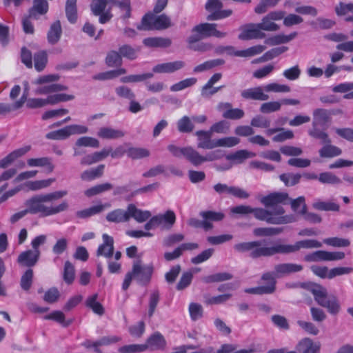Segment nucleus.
<instances>
[{
	"instance_id": "f257e3e1",
	"label": "nucleus",
	"mask_w": 353,
	"mask_h": 353,
	"mask_svg": "<svg viewBox=\"0 0 353 353\" xmlns=\"http://www.w3.org/2000/svg\"><path fill=\"white\" fill-rule=\"evenodd\" d=\"M67 194L68 191L59 190L35 194L28 199L34 214H39L41 217H47L58 214L68 209L69 205L66 201H63L60 203H55L56 200L60 199Z\"/></svg>"
},
{
	"instance_id": "f03ea898",
	"label": "nucleus",
	"mask_w": 353,
	"mask_h": 353,
	"mask_svg": "<svg viewBox=\"0 0 353 353\" xmlns=\"http://www.w3.org/2000/svg\"><path fill=\"white\" fill-rule=\"evenodd\" d=\"M108 4L117 9L119 19L125 21L131 17L130 0H93L90 8L95 16L99 17V22H108L112 19V7L108 6L107 8Z\"/></svg>"
},
{
	"instance_id": "7ed1b4c3",
	"label": "nucleus",
	"mask_w": 353,
	"mask_h": 353,
	"mask_svg": "<svg viewBox=\"0 0 353 353\" xmlns=\"http://www.w3.org/2000/svg\"><path fill=\"white\" fill-rule=\"evenodd\" d=\"M225 32L216 30L215 23H199L192 30V34L188 38V48L194 51L205 52L210 49L208 43L201 42L204 38L209 37H223Z\"/></svg>"
},
{
	"instance_id": "20e7f679",
	"label": "nucleus",
	"mask_w": 353,
	"mask_h": 353,
	"mask_svg": "<svg viewBox=\"0 0 353 353\" xmlns=\"http://www.w3.org/2000/svg\"><path fill=\"white\" fill-rule=\"evenodd\" d=\"M285 210L282 206H276L272 208V210H267L262 208H253L252 214L257 220L265 221L269 224H287L296 221L293 215L283 216Z\"/></svg>"
},
{
	"instance_id": "39448f33",
	"label": "nucleus",
	"mask_w": 353,
	"mask_h": 353,
	"mask_svg": "<svg viewBox=\"0 0 353 353\" xmlns=\"http://www.w3.org/2000/svg\"><path fill=\"white\" fill-rule=\"evenodd\" d=\"M154 268L152 265H142L138 261L133 263L132 270L128 272L122 283V289L125 291L130 287L133 279L141 285H148L152 279Z\"/></svg>"
},
{
	"instance_id": "423d86ee",
	"label": "nucleus",
	"mask_w": 353,
	"mask_h": 353,
	"mask_svg": "<svg viewBox=\"0 0 353 353\" xmlns=\"http://www.w3.org/2000/svg\"><path fill=\"white\" fill-rule=\"evenodd\" d=\"M234 249L240 253L249 252V256L252 259L276 254V243L268 247L265 240L239 243L234 245Z\"/></svg>"
},
{
	"instance_id": "0eeeda50",
	"label": "nucleus",
	"mask_w": 353,
	"mask_h": 353,
	"mask_svg": "<svg viewBox=\"0 0 353 353\" xmlns=\"http://www.w3.org/2000/svg\"><path fill=\"white\" fill-rule=\"evenodd\" d=\"M330 112L325 109H316L313 112V128L309 131V134L316 139H320L322 143L328 141V134L323 130L329 121Z\"/></svg>"
},
{
	"instance_id": "6e6552de",
	"label": "nucleus",
	"mask_w": 353,
	"mask_h": 353,
	"mask_svg": "<svg viewBox=\"0 0 353 353\" xmlns=\"http://www.w3.org/2000/svg\"><path fill=\"white\" fill-rule=\"evenodd\" d=\"M278 29L276 23H258L257 26L246 25L241 28V32L239 35V39L244 41L262 39L265 36L262 30L275 31Z\"/></svg>"
},
{
	"instance_id": "1a4fd4ad",
	"label": "nucleus",
	"mask_w": 353,
	"mask_h": 353,
	"mask_svg": "<svg viewBox=\"0 0 353 353\" xmlns=\"http://www.w3.org/2000/svg\"><path fill=\"white\" fill-rule=\"evenodd\" d=\"M276 254H290L299 251L301 248H319L321 243L316 240L306 239L296 242L293 245L282 244L276 243Z\"/></svg>"
},
{
	"instance_id": "9d476101",
	"label": "nucleus",
	"mask_w": 353,
	"mask_h": 353,
	"mask_svg": "<svg viewBox=\"0 0 353 353\" xmlns=\"http://www.w3.org/2000/svg\"><path fill=\"white\" fill-rule=\"evenodd\" d=\"M223 3L219 0H208L205 8L210 12L207 17L208 21H217L229 17L232 14L230 9L223 10Z\"/></svg>"
},
{
	"instance_id": "9b49d317",
	"label": "nucleus",
	"mask_w": 353,
	"mask_h": 353,
	"mask_svg": "<svg viewBox=\"0 0 353 353\" xmlns=\"http://www.w3.org/2000/svg\"><path fill=\"white\" fill-rule=\"evenodd\" d=\"M168 0H156L153 10L145 14L141 22H170L165 14H159L168 6Z\"/></svg>"
},
{
	"instance_id": "f8f14e48",
	"label": "nucleus",
	"mask_w": 353,
	"mask_h": 353,
	"mask_svg": "<svg viewBox=\"0 0 353 353\" xmlns=\"http://www.w3.org/2000/svg\"><path fill=\"white\" fill-rule=\"evenodd\" d=\"M303 287L314 295L315 301L320 305L330 310V301L327 297L326 290L323 287L314 283H304Z\"/></svg>"
},
{
	"instance_id": "ddd939ff",
	"label": "nucleus",
	"mask_w": 353,
	"mask_h": 353,
	"mask_svg": "<svg viewBox=\"0 0 353 353\" xmlns=\"http://www.w3.org/2000/svg\"><path fill=\"white\" fill-rule=\"evenodd\" d=\"M259 201L266 208L281 206L288 200V194L285 192H273L266 196L259 197Z\"/></svg>"
},
{
	"instance_id": "4468645a",
	"label": "nucleus",
	"mask_w": 353,
	"mask_h": 353,
	"mask_svg": "<svg viewBox=\"0 0 353 353\" xmlns=\"http://www.w3.org/2000/svg\"><path fill=\"white\" fill-rule=\"evenodd\" d=\"M212 132L209 130H198L195 132L197 137V148L205 150L216 148V139H212Z\"/></svg>"
},
{
	"instance_id": "2eb2a0df",
	"label": "nucleus",
	"mask_w": 353,
	"mask_h": 353,
	"mask_svg": "<svg viewBox=\"0 0 353 353\" xmlns=\"http://www.w3.org/2000/svg\"><path fill=\"white\" fill-rule=\"evenodd\" d=\"M41 255V251L40 250H28L22 252L17 258V262L18 263L21 264V265L31 268L34 266Z\"/></svg>"
},
{
	"instance_id": "dca6fc26",
	"label": "nucleus",
	"mask_w": 353,
	"mask_h": 353,
	"mask_svg": "<svg viewBox=\"0 0 353 353\" xmlns=\"http://www.w3.org/2000/svg\"><path fill=\"white\" fill-rule=\"evenodd\" d=\"M285 12L281 10L273 11L268 13L261 22H272L284 19L283 22H302V18L296 14H290L284 18Z\"/></svg>"
},
{
	"instance_id": "f3484780",
	"label": "nucleus",
	"mask_w": 353,
	"mask_h": 353,
	"mask_svg": "<svg viewBox=\"0 0 353 353\" xmlns=\"http://www.w3.org/2000/svg\"><path fill=\"white\" fill-rule=\"evenodd\" d=\"M103 243L101 244L97 250V256H103L110 259L114 254V239L107 234L102 236Z\"/></svg>"
},
{
	"instance_id": "a211bd4d",
	"label": "nucleus",
	"mask_w": 353,
	"mask_h": 353,
	"mask_svg": "<svg viewBox=\"0 0 353 353\" xmlns=\"http://www.w3.org/2000/svg\"><path fill=\"white\" fill-rule=\"evenodd\" d=\"M264 91L263 87L256 86L243 90L241 95L248 100L266 101L269 99V96L264 93Z\"/></svg>"
},
{
	"instance_id": "6ab92c4d",
	"label": "nucleus",
	"mask_w": 353,
	"mask_h": 353,
	"mask_svg": "<svg viewBox=\"0 0 353 353\" xmlns=\"http://www.w3.org/2000/svg\"><path fill=\"white\" fill-rule=\"evenodd\" d=\"M274 274L277 278L283 277L285 275L300 272L303 270V266L296 263H280L274 266Z\"/></svg>"
},
{
	"instance_id": "aec40b11",
	"label": "nucleus",
	"mask_w": 353,
	"mask_h": 353,
	"mask_svg": "<svg viewBox=\"0 0 353 353\" xmlns=\"http://www.w3.org/2000/svg\"><path fill=\"white\" fill-rule=\"evenodd\" d=\"M224 156L222 150H216L208 153L205 156H201L194 150L192 165L199 166L205 161H213L221 159Z\"/></svg>"
},
{
	"instance_id": "412c9836",
	"label": "nucleus",
	"mask_w": 353,
	"mask_h": 353,
	"mask_svg": "<svg viewBox=\"0 0 353 353\" xmlns=\"http://www.w3.org/2000/svg\"><path fill=\"white\" fill-rule=\"evenodd\" d=\"M184 66L185 63L183 61H175L157 64L152 68V71L156 73H172L183 68Z\"/></svg>"
},
{
	"instance_id": "4be33fe9",
	"label": "nucleus",
	"mask_w": 353,
	"mask_h": 353,
	"mask_svg": "<svg viewBox=\"0 0 353 353\" xmlns=\"http://www.w3.org/2000/svg\"><path fill=\"white\" fill-rule=\"evenodd\" d=\"M143 345L145 346V350L150 349L151 350H162L166 345V341L163 336L160 332H155L152 334Z\"/></svg>"
},
{
	"instance_id": "5701e85b",
	"label": "nucleus",
	"mask_w": 353,
	"mask_h": 353,
	"mask_svg": "<svg viewBox=\"0 0 353 353\" xmlns=\"http://www.w3.org/2000/svg\"><path fill=\"white\" fill-rule=\"evenodd\" d=\"M30 150V146L28 145L12 151L6 157L0 160V169L6 168L10 164H12L16 159L26 154Z\"/></svg>"
},
{
	"instance_id": "b1692460",
	"label": "nucleus",
	"mask_w": 353,
	"mask_h": 353,
	"mask_svg": "<svg viewBox=\"0 0 353 353\" xmlns=\"http://www.w3.org/2000/svg\"><path fill=\"white\" fill-rule=\"evenodd\" d=\"M48 10V3L46 0H34L33 6L29 10L30 19L37 20L38 15H43Z\"/></svg>"
},
{
	"instance_id": "393cba45",
	"label": "nucleus",
	"mask_w": 353,
	"mask_h": 353,
	"mask_svg": "<svg viewBox=\"0 0 353 353\" xmlns=\"http://www.w3.org/2000/svg\"><path fill=\"white\" fill-rule=\"evenodd\" d=\"M105 219L110 223H119L129 221L128 206L127 210L115 209L106 214Z\"/></svg>"
},
{
	"instance_id": "a878e982",
	"label": "nucleus",
	"mask_w": 353,
	"mask_h": 353,
	"mask_svg": "<svg viewBox=\"0 0 353 353\" xmlns=\"http://www.w3.org/2000/svg\"><path fill=\"white\" fill-rule=\"evenodd\" d=\"M168 150L176 157L183 156L192 164L193 162L194 149L192 147L179 148L174 145H169Z\"/></svg>"
},
{
	"instance_id": "bb28decb",
	"label": "nucleus",
	"mask_w": 353,
	"mask_h": 353,
	"mask_svg": "<svg viewBox=\"0 0 353 353\" xmlns=\"http://www.w3.org/2000/svg\"><path fill=\"white\" fill-rule=\"evenodd\" d=\"M111 205L109 203L103 204H99L91 206L88 208L77 211L76 215L81 219H87L95 214H99L107 208H110Z\"/></svg>"
},
{
	"instance_id": "cd10ccee",
	"label": "nucleus",
	"mask_w": 353,
	"mask_h": 353,
	"mask_svg": "<svg viewBox=\"0 0 353 353\" xmlns=\"http://www.w3.org/2000/svg\"><path fill=\"white\" fill-rule=\"evenodd\" d=\"M129 220L133 218L138 223H143L151 217V212L149 210L138 209L135 205H128Z\"/></svg>"
},
{
	"instance_id": "c85d7f7f",
	"label": "nucleus",
	"mask_w": 353,
	"mask_h": 353,
	"mask_svg": "<svg viewBox=\"0 0 353 353\" xmlns=\"http://www.w3.org/2000/svg\"><path fill=\"white\" fill-rule=\"evenodd\" d=\"M159 219V226L163 230H170L176 221V214L174 211L168 210L164 214L155 215Z\"/></svg>"
},
{
	"instance_id": "c756f323",
	"label": "nucleus",
	"mask_w": 353,
	"mask_h": 353,
	"mask_svg": "<svg viewBox=\"0 0 353 353\" xmlns=\"http://www.w3.org/2000/svg\"><path fill=\"white\" fill-rule=\"evenodd\" d=\"M319 345L308 338L301 340L296 346L299 353H319Z\"/></svg>"
},
{
	"instance_id": "7c9ffc66",
	"label": "nucleus",
	"mask_w": 353,
	"mask_h": 353,
	"mask_svg": "<svg viewBox=\"0 0 353 353\" xmlns=\"http://www.w3.org/2000/svg\"><path fill=\"white\" fill-rule=\"evenodd\" d=\"M124 134L122 130L109 127L101 128L97 132V136L104 139H117L123 137Z\"/></svg>"
},
{
	"instance_id": "2f4dec72",
	"label": "nucleus",
	"mask_w": 353,
	"mask_h": 353,
	"mask_svg": "<svg viewBox=\"0 0 353 353\" xmlns=\"http://www.w3.org/2000/svg\"><path fill=\"white\" fill-rule=\"evenodd\" d=\"M143 44L151 48H168L171 46L172 41L169 38L150 37L143 41Z\"/></svg>"
},
{
	"instance_id": "473e14b6",
	"label": "nucleus",
	"mask_w": 353,
	"mask_h": 353,
	"mask_svg": "<svg viewBox=\"0 0 353 353\" xmlns=\"http://www.w3.org/2000/svg\"><path fill=\"white\" fill-rule=\"evenodd\" d=\"M27 93L23 92L21 98L13 104L0 103V114H6L21 108L26 100Z\"/></svg>"
},
{
	"instance_id": "72a5a7b5",
	"label": "nucleus",
	"mask_w": 353,
	"mask_h": 353,
	"mask_svg": "<svg viewBox=\"0 0 353 353\" xmlns=\"http://www.w3.org/2000/svg\"><path fill=\"white\" fill-rule=\"evenodd\" d=\"M338 16L345 17L348 21L353 22V3H344L341 2L335 8Z\"/></svg>"
},
{
	"instance_id": "f704fd0d",
	"label": "nucleus",
	"mask_w": 353,
	"mask_h": 353,
	"mask_svg": "<svg viewBox=\"0 0 353 353\" xmlns=\"http://www.w3.org/2000/svg\"><path fill=\"white\" fill-rule=\"evenodd\" d=\"M27 164L29 167H47L49 172H52L54 168L51 159L48 157L28 159Z\"/></svg>"
},
{
	"instance_id": "c9c22d12",
	"label": "nucleus",
	"mask_w": 353,
	"mask_h": 353,
	"mask_svg": "<svg viewBox=\"0 0 353 353\" xmlns=\"http://www.w3.org/2000/svg\"><path fill=\"white\" fill-rule=\"evenodd\" d=\"M255 157V153L248 152L245 150H240L226 156V159L233 161L235 163H241L244 160Z\"/></svg>"
},
{
	"instance_id": "e433bc0d",
	"label": "nucleus",
	"mask_w": 353,
	"mask_h": 353,
	"mask_svg": "<svg viewBox=\"0 0 353 353\" xmlns=\"http://www.w3.org/2000/svg\"><path fill=\"white\" fill-rule=\"evenodd\" d=\"M55 181V179L50 178L43 180L30 181L26 183V186L32 191H37L46 188Z\"/></svg>"
},
{
	"instance_id": "4c0bfd02",
	"label": "nucleus",
	"mask_w": 353,
	"mask_h": 353,
	"mask_svg": "<svg viewBox=\"0 0 353 353\" xmlns=\"http://www.w3.org/2000/svg\"><path fill=\"white\" fill-rule=\"evenodd\" d=\"M105 165L101 164L95 168L87 170L81 174V178L83 181H92L103 175Z\"/></svg>"
},
{
	"instance_id": "58836bf2",
	"label": "nucleus",
	"mask_w": 353,
	"mask_h": 353,
	"mask_svg": "<svg viewBox=\"0 0 353 353\" xmlns=\"http://www.w3.org/2000/svg\"><path fill=\"white\" fill-rule=\"evenodd\" d=\"M304 260L307 262L331 261V252L318 250L305 255Z\"/></svg>"
},
{
	"instance_id": "ea45409f",
	"label": "nucleus",
	"mask_w": 353,
	"mask_h": 353,
	"mask_svg": "<svg viewBox=\"0 0 353 353\" xmlns=\"http://www.w3.org/2000/svg\"><path fill=\"white\" fill-rule=\"evenodd\" d=\"M296 32H294L288 35L285 34H278L273 36L272 37H270L265 40V43L270 45V46H275L279 45L281 43H285L293 39H294L296 36Z\"/></svg>"
},
{
	"instance_id": "a19ab883",
	"label": "nucleus",
	"mask_w": 353,
	"mask_h": 353,
	"mask_svg": "<svg viewBox=\"0 0 353 353\" xmlns=\"http://www.w3.org/2000/svg\"><path fill=\"white\" fill-rule=\"evenodd\" d=\"M61 34V23H52L48 32V41L52 45L57 43L59 41Z\"/></svg>"
},
{
	"instance_id": "79ce46f5",
	"label": "nucleus",
	"mask_w": 353,
	"mask_h": 353,
	"mask_svg": "<svg viewBox=\"0 0 353 353\" xmlns=\"http://www.w3.org/2000/svg\"><path fill=\"white\" fill-rule=\"evenodd\" d=\"M288 50V48L285 47V46L274 48L266 52L259 59H258L255 61H253L252 63H258V62H262V61H266L268 60H271V59H274V57L285 52Z\"/></svg>"
},
{
	"instance_id": "37998d69",
	"label": "nucleus",
	"mask_w": 353,
	"mask_h": 353,
	"mask_svg": "<svg viewBox=\"0 0 353 353\" xmlns=\"http://www.w3.org/2000/svg\"><path fill=\"white\" fill-rule=\"evenodd\" d=\"M177 130L181 133H190L193 131L194 125L191 119L188 116H183L176 123Z\"/></svg>"
},
{
	"instance_id": "c03bdc74",
	"label": "nucleus",
	"mask_w": 353,
	"mask_h": 353,
	"mask_svg": "<svg viewBox=\"0 0 353 353\" xmlns=\"http://www.w3.org/2000/svg\"><path fill=\"white\" fill-rule=\"evenodd\" d=\"M283 230L282 228H256L253 234L256 236H272L281 234Z\"/></svg>"
},
{
	"instance_id": "a18cd8bd",
	"label": "nucleus",
	"mask_w": 353,
	"mask_h": 353,
	"mask_svg": "<svg viewBox=\"0 0 353 353\" xmlns=\"http://www.w3.org/2000/svg\"><path fill=\"white\" fill-rule=\"evenodd\" d=\"M97 297L98 295L97 294L89 296L85 301V305L87 307L91 308L95 314L102 315L104 313V308L103 305L97 301Z\"/></svg>"
},
{
	"instance_id": "49530a36",
	"label": "nucleus",
	"mask_w": 353,
	"mask_h": 353,
	"mask_svg": "<svg viewBox=\"0 0 353 353\" xmlns=\"http://www.w3.org/2000/svg\"><path fill=\"white\" fill-rule=\"evenodd\" d=\"M233 278L232 274L228 272H219L212 275L206 276L203 281L206 283L222 282L230 280Z\"/></svg>"
},
{
	"instance_id": "de8ad7c7",
	"label": "nucleus",
	"mask_w": 353,
	"mask_h": 353,
	"mask_svg": "<svg viewBox=\"0 0 353 353\" xmlns=\"http://www.w3.org/2000/svg\"><path fill=\"white\" fill-rule=\"evenodd\" d=\"M67 87L61 84L53 83L48 85H44L35 90L36 94H47L62 90H66Z\"/></svg>"
},
{
	"instance_id": "09e8293b",
	"label": "nucleus",
	"mask_w": 353,
	"mask_h": 353,
	"mask_svg": "<svg viewBox=\"0 0 353 353\" xmlns=\"http://www.w3.org/2000/svg\"><path fill=\"white\" fill-rule=\"evenodd\" d=\"M77 1L67 0L66 1L65 14L70 22H75L77 19Z\"/></svg>"
},
{
	"instance_id": "8fccbe9b",
	"label": "nucleus",
	"mask_w": 353,
	"mask_h": 353,
	"mask_svg": "<svg viewBox=\"0 0 353 353\" xmlns=\"http://www.w3.org/2000/svg\"><path fill=\"white\" fill-rule=\"evenodd\" d=\"M171 23H140L137 26L138 32L163 30L170 27Z\"/></svg>"
},
{
	"instance_id": "3c124183",
	"label": "nucleus",
	"mask_w": 353,
	"mask_h": 353,
	"mask_svg": "<svg viewBox=\"0 0 353 353\" xmlns=\"http://www.w3.org/2000/svg\"><path fill=\"white\" fill-rule=\"evenodd\" d=\"M74 275L75 270L74 265L69 261H65L63 274L64 281L68 285L72 283L74 280Z\"/></svg>"
},
{
	"instance_id": "603ef678",
	"label": "nucleus",
	"mask_w": 353,
	"mask_h": 353,
	"mask_svg": "<svg viewBox=\"0 0 353 353\" xmlns=\"http://www.w3.org/2000/svg\"><path fill=\"white\" fill-rule=\"evenodd\" d=\"M190 319L196 321L203 317V308L202 305L197 303H190L188 307Z\"/></svg>"
},
{
	"instance_id": "864d4df0",
	"label": "nucleus",
	"mask_w": 353,
	"mask_h": 353,
	"mask_svg": "<svg viewBox=\"0 0 353 353\" xmlns=\"http://www.w3.org/2000/svg\"><path fill=\"white\" fill-rule=\"evenodd\" d=\"M197 81V79L194 77L188 78L182 80L178 83L173 84L170 87L172 92H179L185 88H190L194 85Z\"/></svg>"
},
{
	"instance_id": "5fc2aeb1",
	"label": "nucleus",
	"mask_w": 353,
	"mask_h": 353,
	"mask_svg": "<svg viewBox=\"0 0 353 353\" xmlns=\"http://www.w3.org/2000/svg\"><path fill=\"white\" fill-rule=\"evenodd\" d=\"M240 143V139L235 137H226L217 139L216 141V148L225 147L232 148Z\"/></svg>"
},
{
	"instance_id": "6e6d98bb",
	"label": "nucleus",
	"mask_w": 353,
	"mask_h": 353,
	"mask_svg": "<svg viewBox=\"0 0 353 353\" xmlns=\"http://www.w3.org/2000/svg\"><path fill=\"white\" fill-rule=\"evenodd\" d=\"M265 50V47L261 45L254 46L245 50H239L237 52L238 57H251L261 54Z\"/></svg>"
},
{
	"instance_id": "4d7b16f0",
	"label": "nucleus",
	"mask_w": 353,
	"mask_h": 353,
	"mask_svg": "<svg viewBox=\"0 0 353 353\" xmlns=\"http://www.w3.org/2000/svg\"><path fill=\"white\" fill-rule=\"evenodd\" d=\"M44 319L46 320H53L60 324H61L63 327H67L71 323V321H66L65 320L64 314L59 310L54 311L50 314L44 316Z\"/></svg>"
},
{
	"instance_id": "13d9d810",
	"label": "nucleus",
	"mask_w": 353,
	"mask_h": 353,
	"mask_svg": "<svg viewBox=\"0 0 353 353\" xmlns=\"http://www.w3.org/2000/svg\"><path fill=\"white\" fill-rule=\"evenodd\" d=\"M160 300V294L158 290H153L149 297L148 316L152 317Z\"/></svg>"
},
{
	"instance_id": "bf43d9fd",
	"label": "nucleus",
	"mask_w": 353,
	"mask_h": 353,
	"mask_svg": "<svg viewBox=\"0 0 353 353\" xmlns=\"http://www.w3.org/2000/svg\"><path fill=\"white\" fill-rule=\"evenodd\" d=\"M153 77V73L148 72L144 73L141 74H131L128 76L123 77L121 78L120 81L122 83H134V82H141L143 81L148 79H151Z\"/></svg>"
},
{
	"instance_id": "052dcab7",
	"label": "nucleus",
	"mask_w": 353,
	"mask_h": 353,
	"mask_svg": "<svg viewBox=\"0 0 353 353\" xmlns=\"http://www.w3.org/2000/svg\"><path fill=\"white\" fill-rule=\"evenodd\" d=\"M34 68L40 72L44 69L48 61L47 54L45 51H39L34 56Z\"/></svg>"
},
{
	"instance_id": "680f3d73",
	"label": "nucleus",
	"mask_w": 353,
	"mask_h": 353,
	"mask_svg": "<svg viewBox=\"0 0 353 353\" xmlns=\"http://www.w3.org/2000/svg\"><path fill=\"white\" fill-rule=\"evenodd\" d=\"M75 145L78 147L84 146L97 148L99 147V141L93 137H82L77 140Z\"/></svg>"
},
{
	"instance_id": "e2e57ef3",
	"label": "nucleus",
	"mask_w": 353,
	"mask_h": 353,
	"mask_svg": "<svg viewBox=\"0 0 353 353\" xmlns=\"http://www.w3.org/2000/svg\"><path fill=\"white\" fill-rule=\"evenodd\" d=\"M70 137L68 126L59 129L58 130L52 131L46 135L48 139L52 140H63Z\"/></svg>"
},
{
	"instance_id": "0e129e2a",
	"label": "nucleus",
	"mask_w": 353,
	"mask_h": 353,
	"mask_svg": "<svg viewBox=\"0 0 353 353\" xmlns=\"http://www.w3.org/2000/svg\"><path fill=\"white\" fill-rule=\"evenodd\" d=\"M33 270L28 269L21 276L20 285L21 288L26 291L30 290L32 284Z\"/></svg>"
},
{
	"instance_id": "69168bd1",
	"label": "nucleus",
	"mask_w": 353,
	"mask_h": 353,
	"mask_svg": "<svg viewBox=\"0 0 353 353\" xmlns=\"http://www.w3.org/2000/svg\"><path fill=\"white\" fill-rule=\"evenodd\" d=\"M126 154L129 157L133 159H138L148 157L150 152L145 148H130L127 150Z\"/></svg>"
},
{
	"instance_id": "338daca9",
	"label": "nucleus",
	"mask_w": 353,
	"mask_h": 353,
	"mask_svg": "<svg viewBox=\"0 0 353 353\" xmlns=\"http://www.w3.org/2000/svg\"><path fill=\"white\" fill-rule=\"evenodd\" d=\"M281 108V101H269L261 104L260 111L264 114H269L280 110Z\"/></svg>"
},
{
	"instance_id": "774afa93",
	"label": "nucleus",
	"mask_w": 353,
	"mask_h": 353,
	"mask_svg": "<svg viewBox=\"0 0 353 353\" xmlns=\"http://www.w3.org/2000/svg\"><path fill=\"white\" fill-rule=\"evenodd\" d=\"M105 63L109 67H117L122 64V59L119 54L116 51L110 52L105 59Z\"/></svg>"
}]
</instances>
